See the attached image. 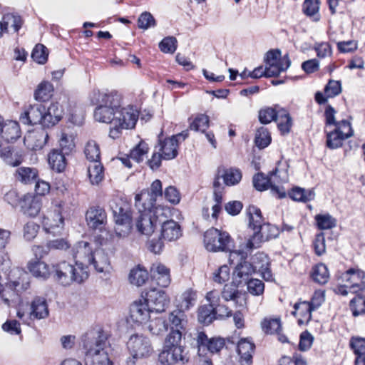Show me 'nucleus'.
Listing matches in <instances>:
<instances>
[{
	"mask_svg": "<svg viewBox=\"0 0 365 365\" xmlns=\"http://www.w3.org/2000/svg\"><path fill=\"white\" fill-rule=\"evenodd\" d=\"M81 341L86 365H112L104 350L106 344L105 334L98 331H91L82 336Z\"/></svg>",
	"mask_w": 365,
	"mask_h": 365,
	"instance_id": "1",
	"label": "nucleus"
},
{
	"mask_svg": "<svg viewBox=\"0 0 365 365\" xmlns=\"http://www.w3.org/2000/svg\"><path fill=\"white\" fill-rule=\"evenodd\" d=\"M181 343L182 334L178 331H170L165 339L163 349L159 354V362L162 365H174L179 362L182 364L187 362V353Z\"/></svg>",
	"mask_w": 365,
	"mask_h": 365,
	"instance_id": "2",
	"label": "nucleus"
},
{
	"mask_svg": "<svg viewBox=\"0 0 365 365\" xmlns=\"http://www.w3.org/2000/svg\"><path fill=\"white\" fill-rule=\"evenodd\" d=\"M56 280L63 286L73 282L82 283L88 277V267L82 262H76L73 265L66 261L61 262L53 266Z\"/></svg>",
	"mask_w": 365,
	"mask_h": 365,
	"instance_id": "3",
	"label": "nucleus"
},
{
	"mask_svg": "<svg viewBox=\"0 0 365 365\" xmlns=\"http://www.w3.org/2000/svg\"><path fill=\"white\" fill-rule=\"evenodd\" d=\"M142 207H137L138 216L136 218V228L139 232L145 235H151L157 224L162 221V216L165 215V209L161 207H148L143 205Z\"/></svg>",
	"mask_w": 365,
	"mask_h": 365,
	"instance_id": "4",
	"label": "nucleus"
},
{
	"mask_svg": "<svg viewBox=\"0 0 365 365\" xmlns=\"http://www.w3.org/2000/svg\"><path fill=\"white\" fill-rule=\"evenodd\" d=\"M138 111L133 106L120 107L115 111L113 127L110 128L109 136L113 139L118 138L123 129H132L138 119Z\"/></svg>",
	"mask_w": 365,
	"mask_h": 365,
	"instance_id": "5",
	"label": "nucleus"
},
{
	"mask_svg": "<svg viewBox=\"0 0 365 365\" xmlns=\"http://www.w3.org/2000/svg\"><path fill=\"white\" fill-rule=\"evenodd\" d=\"M204 244L206 250L210 252H227L231 248L232 240L226 232L212 227L204 234Z\"/></svg>",
	"mask_w": 365,
	"mask_h": 365,
	"instance_id": "6",
	"label": "nucleus"
},
{
	"mask_svg": "<svg viewBox=\"0 0 365 365\" xmlns=\"http://www.w3.org/2000/svg\"><path fill=\"white\" fill-rule=\"evenodd\" d=\"M127 207V205L123 202H113L110 204V208L116 223L115 231L120 237H126L131 229V216Z\"/></svg>",
	"mask_w": 365,
	"mask_h": 365,
	"instance_id": "7",
	"label": "nucleus"
},
{
	"mask_svg": "<svg viewBox=\"0 0 365 365\" xmlns=\"http://www.w3.org/2000/svg\"><path fill=\"white\" fill-rule=\"evenodd\" d=\"M264 63L268 78L278 76L281 72L286 71L291 64L288 55L282 57L281 51L278 49L267 52Z\"/></svg>",
	"mask_w": 365,
	"mask_h": 365,
	"instance_id": "8",
	"label": "nucleus"
},
{
	"mask_svg": "<svg viewBox=\"0 0 365 365\" xmlns=\"http://www.w3.org/2000/svg\"><path fill=\"white\" fill-rule=\"evenodd\" d=\"M188 135V130H185L163 140H159V143L155 146V149L162 153L163 160L174 159L178 154L179 143L184 141Z\"/></svg>",
	"mask_w": 365,
	"mask_h": 365,
	"instance_id": "9",
	"label": "nucleus"
},
{
	"mask_svg": "<svg viewBox=\"0 0 365 365\" xmlns=\"http://www.w3.org/2000/svg\"><path fill=\"white\" fill-rule=\"evenodd\" d=\"M127 347L134 359L148 357L153 351L150 340L140 334L130 336L127 342Z\"/></svg>",
	"mask_w": 365,
	"mask_h": 365,
	"instance_id": "10",
	"label": "nucleus"
},
{
	"mask_svg": "<svg viewBox=\"0 0 365 365\" xmlns=\"http://www.w3.org/2000/svg\"><path fill=\"white\" fill-rule=\"evenodd\" d=\"M279 234V230L276 226L270 223H263L254 231L252 235L248 240L247 247L249 249L257 248L265 241L276 238Z\"/></svg>",
	"mask_w": 365,
	"mask_h": 365,
	"instance_id": "11",
	"label": "nucleus"
},
{
	"mask_svg": "<svg viewBox=\"0 0 365 365\" xmlns=\"http://www.w3.org/2000/svg\"><path fill=\"white\" fill-rule=\"evenodd\" d=\"M92 104L112 108L116 111L121 106L122 98L116 91L108 93L93 91L91 95Z\"/></svg>",
	"mask_w": 365,
	"mask_h": 365,
	"instance_id": "12",
	"label": "nucleus"
},
{
	"mask_svg": "<svg viewBox=\"0 0 365 365\" xmlns=\"http://www.w3.org/2000/svg\"><path fill=\"white\" fill-rule=\"evenodd\" d=\"M162 182L159 180L153 182L150 190H143L135 197V207H142L147 205L148 207H155L158 197H162Z\"/></svg>",
	"mask_w": 365,
	"mask_h": 365,
	"instance_id": "13",
	"label": "nucleus"
},
{
	"mask_svg": "<svg viewBox=\"0 0 365 365\" xmlns=\"http://www.w3.org/2000/svg\"><path fill=\"white\" fill-rule=\"evenodd\" d=\"M42 225L47 233L53 235H58L62 233L64 219L61 215L60 207H56L53 211L49 212L43 216Z\"/></svg>",
	"mask_w": 365,
	"mask_h": 365,
	"instance_id": "14",
	"label": "nucleus"
},
{
	"mask_svg": "<svg viewBox=\"0 0 365 365\" xmlns=\"http://www.w3.org/2000/svg\"><path fill=\"white\" fill-rule=\"evenodd\" d=\"M148 304L153 312H162L168 306L170 299L163 290L155 288L150 289L145 292L143 298Z\"/></svg>",
	"mask_w": 365,
	"mask_h": 365,
	"instance_id": "15",
	"label": "nucleus"
},
{
	"mask_svg": "<svg viewBox=\"0 0 365 365\" xmlns=\"http://www.w3.org/2000/svg\"><path fill=\"white\" fill-rule=\"evenodd\" d=\"M343 280L349 284V291L356 294L365 290V272L359 269H349L342 276Z\"/></svg>",
	"mask_w": 365,
	"mask_h": 365,
	"instance_id": "16",
	"label": "nucleus"
},
{
	"mask_svg": "<svg viewBox=\"0 0 365 365\" xmlns=\"http://www.w3.org/2000/svg\"><path fill=\"white\" fill-rule=\"evenodd\" d=\"M48 133L44 128H39L29 131L24 136V145L31 150L42 149L47 143Z\"/></svg>",
	"mask_w": 365,
	"mask_h": 365,
	"instance_id": "17",
	"label": "nucleus"
},
{
	"mask_svg": "<svg viewBox=\"0 0 365 365\" xmlns=\"http://www.w3.org/2000/svg\"><path fill=\"white\" fill-rule=\"evenodd\" d=\"M198 351L207 349L211 353L219 352L225 345V339L222 337L208 338L202 331L198 332L196 336Z\"/></svg>",
	"mask_w": 365,
	"mask_h": 365,
	"instance_id": "18",
	"label": "nucleus"
},
{
	"mask_svg": "<svg viewBox=\"0 0 365 365\" xmlns=\"http://www.w3.org/2000/svg\"><path fill=\"white\" fill-rule=\"evenodd\" d=\"M86 219L90 228L100 231L104 228L107 222L106 212L99 206L90 207L86 212Z\"/></svg>",
	"mask_w": 365,
	"mask_h": 365,
	"instance_id": "19",
	"label": "nucleus"
},
{
	"mask_svg": "<svg viewBox=\"0 0 365 365\" xmlns=\"http://www.w3.org/2000/svg\"><path fill=\"white\" fill-rule=\"evenodd\" d=\"M63 115L62 106L58 103H51L48 108L44 106L41 126L43 128H49L54 126L61 120Z\"/></svg>",
	"mask_w": 365,
	"mask_h": 365,
	"instance_id": "20",
	"label": "nucleus"
},
{
	"mask_svg": "<svg viewBox=\"0 0 365 365\" xmlns=\"http://www.w3.org/2000/svg\"><path fill=\"white\" fill-rule=\"evenodd\" d=\"M251 264L255 268V272L259 273L264 280H272V274L269 267L270 262L266 254L257 252L252 257Z\"/></svg>",
	"mask_w": 365,
	"mask_h": 365,
	"instance_id": "21",
	"label": "nucleus"
},
{
	"mask_svg": "<svg viewBox=\"0 0 365 365\" xmlns=\"http://www.w3.org/2000/svg\"><path fill=\"white\" fill-rule=\"evenodd\" d=\"M253 185L259 191L266 190L270 188L273 195L279 198H283L286 196V191L282 186L273 185L271 180L267 178L262 173H257L253 177Z\"/></svg>",
	"mask_w": 365,
	"mask_h": 365,
	"instance_id": "22",
	"label": "nucleus"
},
{
	"mask_svg": "<svg viewBox=\"0 0 365 365\" xmlns=\"http://www.w3.org/2000/svg\"><path fill=\"white\" fill-rule=\"evenodd\" d=\"M166 212H169V210H165V215L162 216V221L159 223L161 225V236L165 240L174 241L182 235L181 228L175 221L165 220L167 217Z\"/></svg>",
	"mask_w": 365,
	"mask_h": 365,
	"instance_id": "23",
	"label": "nucleus"
},
{
	"mask_svg": "<svg viewBox=\"0 0 365 365\" xmlns=\"http://www.w3.org/2000/svg\"><path fill=\"white\" fill-rule=\"evenodd\" d=\"M44 105L36 103L30 105L20 115V120L25 125H36L42 123Z\"/></svg>",
	"mask_w": 365,
	"mask_h": 365,
	"instance_id": "24",
	"label": "nucleus"
},
{
	"mask_svg": "<svg viewBox=\"0 0 365 365\" xmlns=\"http://www.w3.org/2000/svg\"><path fill=\"white\" fill-rule=\"evenodd\" d=\"M153 312L144 299L135 301L130 309V317L133 322L142 324L148 320L150 314Z\"/></svg>",
	"mask_w": 365,
	"mask_h": 365,
	"instance_id": "25",
	"label": "nucleus"
},
{
	"mask_svg": "<svg viewBox=\"0 0 365 365\" xmlns=\"http://www.w3.org/2000/svg\"><path fill=\"white\" fill-rule=\"evenodd\" d=\"M49 311L46 299L36 297L29 305L28 315L31 319H42L48 317Z\"/></svg>",
	"mask_w": 365,
	"mask_h": 365,
	"instance_id": "26",
	"label": "nucleus"
},
{
	"mask_svg": "<svg viewBox=\"0 0 365 365\" xmlns=\"http://www.w3.org/2000/svg\"><path fill=\"white\" fill-rule=\"evenodd\" d=\"M255 345L247 339H241L237 344V353L240 365H252Z\"/></svg>",
	"mask_w": 365,
	"mask_h": 365,
	"instance_id": "27",
	"label": "nucleus"
},
{
	"mask_svg": "<svg viewBox=\"0 0 365 365\" xmlns=\"http://www.w3.org/2000/svg\"><path fill=\"white\" fill-rule=\"evenodd\" d=\"M151 278L158 286L167 287L170 283V269L160 263L153 264L150 268Z\"/></svg>",
	"mask_w": 365,
	"mask_h": 365,
	"instance_id": "28",
	"label": "nucleus"
},
{
	"mask_svg": "<svg viewBox=\"0 0 365 365\" xmlns=\"http://www.w3.org/2000/svg\"><path fill=\"white\" fill-rule=\"evenodd\" d=\"M21 211L30 217H35L41 208L40 200L31 195H25L20 202Z\"/></svg>",
	"mask_w": 365,
	"mask_h": 365,
	"instance_id": "29",
	"label": "nucleus"
},
{
	"mask_svg": "<svg viewBox=\"0 0 365 365\" xmlns=\"http://www.w3.org/2000/svg\"><path fill=\"white\" fill-rule=\"evenodd\" d=\"M1 137L7 143H13L21 136V130L17 122L7 120L1 125Z\"/></svg>",
	"mask_w": 365,
	"mask_h": 365,
	"instance_id": "30",
	"label": "nucleus"
},
{
	"mask_svg": "<svg viewBox=\"0 0 365 365\" xmlns=\"http://www.w3.org/2000/svg\"><path fill=\"white\" fill-rule=\"evenodd\" d=\"M317 296L319 299L317 303H315L317 297H312L310 302H302L296 303L294 306V311H293L292 314L296 315L297 312L300 310L303 317L307 320H309L312 317V312L317 309L324 300L322 295Z\"/></svg>",
	"mask_w": 365,
	"mask_h": 365,
	"instance_id": "31",
	"label": "nucleus"
},
{
	"mask_svg": "<svg viewBox=\"0 0 365 365\" xmlns=\"http://www.w3.org/2000/svg\"><path fill=\"white\" fill-rule=\"evenodd\" d=\"M255 273V268H253L251 262L246 260L238 263L233 272L235 279L238 284L247 282L250 279V277Z\"/></svg>",
	"mask_w": 365,
	"mask_h": 365,
	"instance_id": "32",
	"label": "nucleus"
},
{
	"mask_svg": "<svg viewBox=\"0 0 365 365\" xmlns=\"http://www.w3.org/2000/svg\"><path fill=\"white\" fill-rule=\"evenodd\" d=\"M93 252L90 244L86 242H79L73 250V256L78 262L89 263L93 257Z\"/></svg>",
	"mask_w": 365,
	"mask_h": 365,
	"instance_id": "33",
	"label": "nucleus"
},
{
	"mask_svg": "<svg viewBox=\"0 0 365 365\" xmlns=\"http://www.w3.org/2000/svg\"><path fill=\"white\" fill-rule=\"evenodd\" d=\"M88 264H92L98 272H103L109 268L110 261L107 254L103 250L96 249Z\"/></svg>",
	"mask_w": 365,
	"mask_h": 365,
	"instance_id": "34",
	"label": "nucleus"
},
{
	"mask_svg": "<svg viewBox=\"0 0 365 365\" xmlns=\"http://www.w3.org/2000/svg\"><path fill=\"white\" fill-rule=\"evenodd\" d=\"M61 150L53 149L48 155V161L52 170L58 173L62 172L66 165V155Z\"/></svg>",
	"mask_w": 365,
	"mask_h": 365,
	"instance_id": "35",
	"label": "nucleus"
},
{
	"mask_svg": "<svg viewBox=\"0 0 365 365\" xmlns=\"http://www.w3.org/2000/svg\"><path fill=\"white\" fill-rule=\"evenodd\" d=\"M0 157L11 166H18L23 161L21 152L11 146L0 150Z\"/></svg>",
	"mask_w": 365,
	"mask_h": 365,
	"instance_id": "36",
	"label": "nucleus"
},
{
	"mask_svg": "<svg viewBox=\"0 0 365 365\" xmlns=\"http://www.w3.org/2000/svg\"><path fill=\"white\" fill-rule=\"evenodd\" d=\"M27 268L29 272L36 277L47 279L50 275L48 266L38 259L31 260L29 262Z\"/></svg>",
	"mask_w": 365,
	"mask_h": 365,
	"instance_id": "37",
	"label": "nucleus"
},
{
	"mask_svg": "<svg viewBox=\"0 0 365 365\" xmlns=\"http://www.w3.org/2000/svg\"><path fill=\"white\" fill-rule=\"evenodd\" d=\"M88 173L92 185H98L104 178L103 166L100 160L90 162L88 165Z\"/></svg>",
	"mask_w": 365,
	"mask_h": 365,
	"instance_id": "38",
	"label": "nucleus"
},
{
	"mask_svg": "<svg viewBox=\"0 0 365 365\" xmlns=\"http://www.w3.org/2000/svg\"><path fill=\"white\" fill-rule=\"evenodd\" d=\"M221 177L224 183L227 186L235 185L242 180V174L239 168H221Z\"/></svg>",
	"mask_w": 365,
	"mask_h": 365,
	"instance_id": "39",
	"label": "nucleus"
},
{
	"mask_svg": "<svg viewBox=\"0 0 365 365\" xmlns=\"http://www.w3.org/2000/svg\"><path fill=\"white\" fill-rule=\"evenodd\" d=\"M38 172L35 168L28 167L19 168L15 173V178L24 184H31L36 182Z\"/></svg>",
	"mask_w": 365,
	"mask_h": 365,
	"instance_id": "40",
	"label": "nucleus"
},
{
	"mask_svg": "<svg viewBox=\"0 0 365 365\" xmlns=\"http://www.w3.org/2000/svg\"><path fill=\"white\" fill-rule=\"evenodd\" d=\"M115 115V111L112 110V108H107L101 106H97L93 113L96 120L101 123H110L111 127H113Z\"/></svg>",
	"mask_w": 365,
	"mask_h": 365,
	"instance_id": "41",
	"label": "nucleus"
},
{
	"mask_svg": "<svg viewBox=\"0 0 365 365\" xmlns=\"http://www.w3.org/2000/svg\"><path fill=\"white\" fill-rule=\"evenodd\" d=\"M247 215L249 217V227L253 231L258 230V227L264 223L260 209L255 205H250L247 207Z\"/></svg>",
	"mask_w": 365,
	"mask_h": 365,
	"instance_id": "42",
	"label": "nucleus"
},
{
	"mask_svg": "<svg viewBox=\"0 0 365 365\" xmlns=\"http://www.w3.org/2000/svg\"><path fill=\"white\" fill-rule=\"evenodd\" d=\"M349 309L355 317L365 314V295L355 294L349 302Z\"/></svg>",
	"mask_w": 365,
	"mask_h": 365,
	"instance_id": "43",
	"label": "nucleus"
},
{
	"mask_svg": "<svg viewBox=\"0 0 365 365\" xmlns=\"http://www.w3.org/2000/svg\"><path fill=\"white\" fill-rule=\"evenodd\" d=\"M289 196L294 201L306 202L314 200L315 193L312 189L305 190L296 187L289 192Z\"/></svg>",
	"mask_w": 365,
	"mask_h": 365,
	"instance_id": "44",
	"label": "nucleus"
},
{
	"mask_svg": "<svg viewBox=\"0 0 365 365\" xmlns=\"http://www.w3.org/2000/svg\"><path fill=\"white\" fill-rule=\"evenodd\" d=\"M196 294L192 289L185 291L178 299V309L182 312L188 310L195 304Z\"/></svg>",
	"mask_w": 365,
	"mask_h": 365,
	"instance_id": "45",
	"label": "nucleus"
},
{
	"mask_svg": "<svg viewBox=\"0 0 365 365\" xmlns=\"http://www.w3.org/2000/svg\"><path fill=\"white\" fill-rule=\"evenodd\" d=\"M319 1L305 0L302 4V11L307 16L312 17L313 21L317 22L320 19L319 14Z\"/></svg>",
	"mask_w": 365,
	"mask_h": 365,
	"instance_id": "46",
	"label": "nucleus"
},
{
	"mask_svg": "<svg viewBox=\"0 0 365 365\" xmlns=\"http://www.w3.org/2000/svg\"><path fill=\"white\" fill-rule=\"evenodd\" d=\"M168 319L171 325V331H178L182 334L181 329H183V322L185 319L184 312L177 309L170 313Z\"/></svg>",
	"mask_w": 365,
	"mask_h": 365,
	"instance_id": "47",
	"label": "nucleus"
},
{
	"mask_svg": "<svg viewBox=\"0 0 365 365\" xmlns=\"http://www.w3.org/2000/svg\"><path fill=\"white\" fill-rule=\"evenodd\" d=\"M275 121L277 122V126L283 134L289 133L292 123V118L286 110L279 109V114Z\"/></svg>",
	"mask_w": 365,
	"mask_h": 365,
	"instance_id": "48",
	"label": "nucleus"
},
{
	"mask_svg": "<svg viewBox=\"0 0 365 365\" xmlns=\"http://www.w3.org/2000/svg\"><path fill=\"white\" fill-rule=\"evenodd\" d=\"M197 319L201 324H210L215 319L214 308L207 304L200 306L198 308Z\"/></svg>",
	"mask_w": 365,
	"mask_h": 365,
	"instance_id": "49",
	"label": "nucleus"
},
{
	"mask_svg": "<svg viewBox=\"0 0 365 365\" xmlns=\"http://www.w3.org/2000/svg\"><path fill=\"white\" fill-rule=\"evenodd\" d=\"M2 23L6 28V31L8 32L9 27L11 28L14 32H18L22 26V20L18 15L7 13L2 17Z\"/></svg>",
	"mask_w": 365,
	"mask_h": 365,
	"instance_id": "50",
	"label": "nucleus"
},
{
	"mask_svg": "<svg viewBox=\"0 0 365 365\" xmlns=\"http://www.w3.org/2000/svg\"><path fill=\"white\" fill-rule=\"evenodd\" d=\"M148 278V272L140 267L131 269L129 274L130 282L138 287L142 286L146 282Z\"/></svg>",
	"mask_w": 365,
	"mask_h": 365,
	"instance_id": "51",
	"label": "nucleus"
},
{
	"mask_svg": "<svg viewBox=\"0 0 365 365\" xmlns=\"http://www.w3.org/2000/svg\"><path fill=\"white\" fill-rule=\"evenodd\" d=\"M279 108L278 106H275L274 108L267 107L262 108L259 112V121L263 124L269 123L272 120L275 121L279 114Z\"/></svg>",
	"mask_w": 365,
	"mask_h": 365,
	"instance_id": "52",
	"label": "nucleus"
},
{
	"mask_svg": "<svg viewBox=\"0 0 365 365\" xmlns=\"http://www.w3.org/2000/svg\"><path fill=\"white\" fill-rule=\"evenodd\" d=\"M148 150V145L145 141L141 140L130 150V157L135 162L140 163L146 157Z\"/></svg>",
	"mask_w": 365,
	"mask_h": 365,
	"instance_id": "53",
	"label": "nucleus"
},
{
	"mask_svg": "<svg viewBox=\"0 0 365 365\" xmlns=\"http://www.w3.org/2000/svg\"><path fill=\"white\" fill-rule=\"evenodd\" d=\"M312 278L319 284H324L328 282L329 273L327 266L324 264H319L313 269Z\"/></svg>",
	"mask_w": 365,
	"mask_h": 365,
	"instance_id": "54",
	"label": "nucleus"
},
{
	"mask_svg": "<svg viewBox=\"0 0 365 365\" xmlns=\"http://www.w3.org/2000/svg\"><path fill=\"white\" fill-rule=\"evenodd\" d=\"M168 325L165 320L158 317L150 321L148 328L153 335H160L168 330Z\"/></svg>",
	"mask_w": 365,
	"mask_h": 365,
	"instance_id": "55",
	"label": "nucleus"
},
{
	"mask_svg": "<svg viewBox=\"0 0 365 365\" xmlns=\"http://www.w3.org/2000/svg\"><path fill=\"white\" fill-rule=\"evenodd\" d=\"M222 297L225 301H234L235 302H237V299L240 297V292L237 289V285H236L235 283L232 282L230 284H226L223 289L221 292Z\"/></svg>",
	"mask_w": 365,
	"mask_h": 365,
	"instance_id": "56",
	"label": "nucleus"
},
{
	"mask_svg": "<svg viewBox=\"0 0 365 365\" xmlns=\"http://www.w3.org/2000/svg\"><path fill=\"white\" fill-rule=\"evenodd\" d=\"M255 144L259 148H264L271 142V137L266 128L260 127L257 130L255 135Z\"/></svg>",
	"mask_w": 365,
	"mask_h": 365,
	"instance_id": "57",
	"label": "nucleus"
},
{
	"mask_svg": "<svg viewBox=\"0 0 365 365\" xmlns=\"http://www.w3.org/2000/svg\"><path fill=\"white\" fill-rule=\"evenodd\" d=\"M84 153L90 162L100 160V148L96 141L89 140L86 145Z\"/></svg>",
	"mask_w": 365,
	"mask_h": 365,
	"instance_id": "58",
	"label": "nucleus"
},
{
	"mask_svg": "<svg viewBox=\"0 0 365 365\" xmlns=\"http://www.w3.org/2000/svg\"><path fill=\"white\" fill-rule=\"evenodd\" d=\"M315 220L320 230L331 229L336 225V219L329 214L317 215L315 217Z\"/></svg>",
	"mask_w": 365,
	"mask_h": 365,
	"instance_id": "59",
	"label": "nucleus"
},
{
	"mask_svg": "<svg viewBox=\"0 0 365 365\" xmlns=\"http://www.w3.org/2000/svg\"><path fill=\"white\" fill-rule=\"evenodd\" d=\"M209 126V118L205 114H200L196 116L194 120L190 124V129L195 131L205 132Z\"/></svg>",
	"mask_w": 365,
	"mask_h": 365,
	"instance_id": "60",
	"label": "nucleus"
},
{
	"mask_svg": "<svg viewBox=\"0 0 365 365\" xmlns=\"http://www.w3.org/2000/svg\"><path fill=\"white\" fill-rule=\"evenodd\" d=\"M47 48L43 44H37L31 53V58L39 64H44L48 59Z\"/></svg>",
	"mask_w": 365,
	"mask_h": 365,
	"instance_id": "61",
	"label": "nucleus"
},
{
	"mask_svg": "<svg viewBox=\"0 0 365 365\" xmlns=\"http://www.w3.org/2000/svg\"><path fill=\"white\" fill-rule=\"evenodd\" d=\"M59 145L63 153L69 154L71 153L75 148L73 135H68L64 133H62L59 140Z\"/></svg>",
	"mask_w": 365,
	"mask_h": 365,
	"instance_id": "62",
	"label": "nucleus"
},
{
	"mask_svg": "<svg viewBox=\"0 0 365 365\" xmlns=\"http://www.w3.org/2000/svg\"><path fill=\"white\" fill-rule=\"evenodd\" d=\"M345 139L338 131L334 130L327 134V145L331 149L339 148L342 145V141Z\"/></svg>",
	"mask_w": 365,
	"mask_h": 365,
	"instance_id": "63",
	"label": "nucleus"
},
{
	"mask_svg": "<svg viewBox=\"0 0 365 365\" xmlns=\"http://www.w3.org/2000/svg\"><path fill=\"white\" fill-rule=\"evenodd\" d=\"M350 346L356 357L365 356V338L352 337L350 340Z\"/></svg>",
	"mask_w": 365,
	"mask_h": 365,
	"instance_id": "64",
	"label": "nucleus"
}]
</instances>
